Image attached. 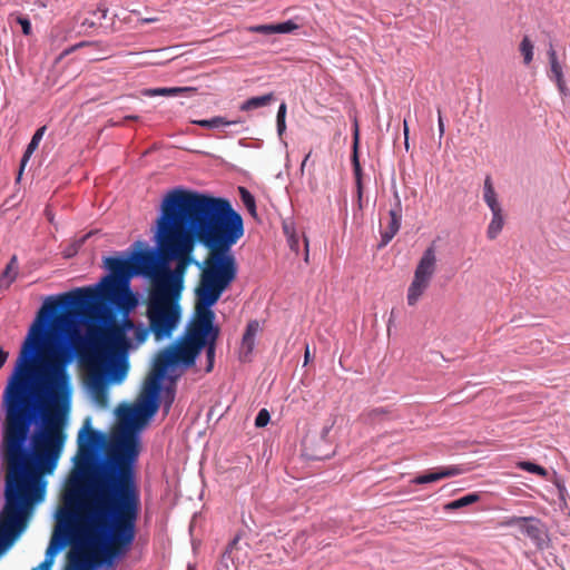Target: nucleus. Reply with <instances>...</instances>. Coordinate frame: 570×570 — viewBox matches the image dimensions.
Returning a JSON list of instances; mask_svg holds the SVG:
<instances>
[{"label":"nucleus","mask_w":570,"mask_h":570,"mask_svg":"<svg viewBox=\"0 0 570 570\" xmlns=\"http://www.w3.org/2000/svg\"><path fill=\"white\" fill-rule=\"evenodd\" d=\"M138 299L121 285L104 289L76 288L45 299L38 316L23 342L12 374L2 395V407L31 430L42 441L61 451L67 440V426L72 402L71 377L68 366L77 352L67 338L75 325L70 312L95 314L104 324L118 314L129 315Z\"/></svg>","instance_id":"obj_1"},{"label":"nucleus","mask_w":570,"mask_h":570,"mask_svg":"<svg viewBox=\"0 0 570 570\" xmlns=\"http://www.w3.org/2000/svg\"><path fill=\"white\" fill-rule=\"evenodd\" d=\"M243 235V217L226 198L175 188L163 199L156 244L168 258L199 268L196 314L214 313L212 307L236 279L230 249Z\"/></svg>","instance_id":"obj_2"},{"label":"nucleus","mask_w":570,"mask_h":570,"mask_svg":"<svg viewBox=\"0 0 570 570\" xmlns=\"http://www.w3.org/2000/svg\"><path fill=\"white\" fill-rule=\"evenodd\" d=\"M140 510L139 487L125 475H90L82 487L65 493L45 560L31 570H51L56 556L68 544L98 550L101 559L92 557V563L112 566L132 546Z\"/></svg>","instance_id":"obj_3"},{"label":"nucleus","mask_w":570,"mask_h":570,"mask_svg":"<svg viewBox=\"0 0 570 570\" xmlns=\"http://www.w3.org/2000/svg\"><path fill=\"white\" fill-rule=\"evenodd\" d=\"M1 432L0 460L7 475L0 512V558L28 528L35 505L46 495L47 483L41 473H52L62 453L7 413Z\"/></svg>","instance_id":"obj_4"},{"label":"nucleus","mask_w":570,"mask_h":570,"mask_svg":"<svg viewBox=\"0 0 570 570\" xmlns=\"http://www.w3.org/2000/svg\"><path fill=\"white\" fill-rule=\"evenodd\" d=\"M170 362L164 363L157 355L151 375L139 401L134 407L127 410V414H124V422L114 434L102 462L90 475L104 478L107 473L122 474L134 485H138L136 463L140 452V429L159 409L163 381L170 370Z\"/></svg>","instance_id":"obj_5"},{"label":"nucleus","mask_w":570,"mask_h":570,"mask_svg":"<svg viewBox=\"0 0 570 570\" xmlns=\"http://www.w3.org/2000/svg\"><path fill=\"white\" fill-rule=\"evenodd\" d=\"M170 362L164 363L157 355L151 375L139 401L134 407L127 410V414H124V422L114 434L102 462L90 475L104 478L107 473L122 474L134 485H138L136 463L140 452V429L159 409L163 381L170 370Z\"/></svg>","instance_id":"obj_6"},{"label":"nucleus","mask_w":570,"mask_h":570,"mask_svg":"<svg viewBox=\"0 0 570 570\" xmlns=\"http://www.w3.org/2000/svg\"><path fill=\"white\" fill-rule=\"evenodd\" d=\"M215 313L196 314L195 320L188 326L186 335L158 354L164 363L170 362V368L177 365L191 366L203 348H206L207 367L210 372L214 366L216 341L219 328L214 325Z\"/></svg>","instance_id":"obj_7"},{"label":"nucleus","mask_w":570,"mask_h":570,"mask_svg":"<svg viewBox=\"0 0 570 570\" xmlns=\"http://www.w3.org/2000/svg\"><path fill=\"white\" fill-rule=\"evenodd\" d=\"M183 289L174 287L149 291L147 317L157 341L171 336L180 320L179 297Z\"/></svg>","instance_id":"obj_8"},{"label":"nucleus","mask_w":570,"mask_h":570,"mask_svg":"<svg viewBox=\"0 0 570 570\" xmlns=\"http://www.w3.org/2000/svg\"><path fill=\"white\" fill-rule=\"evenodd\" d=\"M157 248H159L157 246ZM135 276H144L151 281L150 291L174 287L175 291L184 287V271L177 267L170 269L168 262L171 258L163 255L160 249H137L131 253Z\"/></svg>","instance_id":"obj_9"},{"label":"nucleus","mask_w":570,"mask_h":570,"mask_svg":"<svg viewBox=\"0 0 570 570\" xmlns=\"http://www.w3.org/2000/svg\"><path fill=\"white\" fill-rule=\"evenodd\" d=\"M128 362L117 360L116 354L108 352L102 355L99 367L92 371L87 379V387L92 400L105 406L108 401V385L121 383L128 372Z\"/></svg>","instance_id":"obj_10"},{"label":"nucleus","mask_w":570,"mask_h":570,"mask_svg":"<svg viewBox=\"0 0 570 570\" xmlns=\"http://www.w3.org/2000/svg\"><path fill=\"white\" fill-rule=\"evenodd\" d=\"M75 325L69 328H75L80 322L87 323L89 326H97L101 330L102 342L107 346L104 355L108 352L116 354L117 360L128 362V350L131 347L130 340L126 336V332L119 330L116 320L109 324H104V320L96 317L95 314H85V312H73Z\"/></svg>","instance_id":"obj_11"},{"label":"nucleus","mask_w":570,"mask_h":570,"mask_svg":"<svg viewBox=\"0 0 570 570\" xmlns=\"http://www.w3.org/2000/svg\"><path fill=\"white\" fill-rule=\"evenodd\" d=\"M104 266L108 271L106 275L92 289L99 291L121 285L127 287L135 276L132 256L126 252L118 256H108L104 259Z\"/></svg>","instance_id":"obj_12"},{"label":"nucleus","mask_w":570,"mask_h":570,"mask_svg":"<svg viewBox=\"0 0 570 570\" xmlns=\"http://www.w3.org/2000/svg\"><path fill=\"white\" fill-rule=\"evenodd\" d=\"M78 452L75 458L76 468L79 473L92 464L96 454L101 450L105 443V435L100 431L91 430V419L87 417L83 426L78 433Z\"/></svg>","instance_id":"obj_13"},{"label":"nucleus","mask_w":570,"mask_h":570,"mask_svg":"<svg viewBox=\"0 0 570 570\" xmlns=\"http://www.w3.org/2000/svg\"><path fill=\"white\" fill-rule=\"evenodd\" d=\"M436 269V255L433 245L429 246L414 272V278L407 291V303L409 305H415L421 295L428 288L432 276Z\"/></svg>","instance_id":"obj_14"},{"label":"nucleus","mask_w":570,"mask_h":570,"mask_svg":"<svg viewBox=\"0 0 570 570\" xmlns=\"http://www.w3.org/2000/svg\"><path fill=\"white\" fill-rule=\"evenodd\" d=\"M402 222V204L397 191H394V205L389 212V222L382 226L381 242L382 246L387 245L397 234Z\"/></svg>","instance_id":"obj_15"},{"label":"nucleus","mask_w":570,"mask_h":570,"mask_svg":"<svg viewBox=\"0 0 570 570\" xmlns=\"http://www.w3.org/2000/svg\"><path fill=\"white\" fill-rule=\"evenodd\" d=\"M462 473V469L459 466H440L433 470H429L417 476L412 482L415 484H428L438 482L442 479L456 476Z\"/></svg>","instance_id":"obj_16"},{"label":"nucleus","mask_w":570,"mask_h":570,"mask_svg":"<svg viewBox=\"0 0 570 570\" xmlns=\"http://www.w3.org/2000/svg\"><path fill=\"white\" fill-rule=\"evenodd\" d=\"M519 531L528 537L538 548H542L546 541V529L543 523L534 517H525Z\"/></svg>","instance_id":"obj_17"},{"label":"nucleus","mask_w":570,"mask_h":570,"mask_svg":"<svg viewBox=\"0 0 570 570\" xmlns=\"http://www.w3.org/2000/svg\"><path fill=\"white\" fill-rule=\"evenodd\" d=\"M259 331L258 321H250L243 334L242 344L239 347V358L242 362H247L255 346V337Z\"/></svg>","instance_id":"obj_18"},{"label":"nucleus","mask_w":570,"mask_h":570,"mask_svg":"<svg viewBox=\"0 0 570 570\" xmlns=\"http://www.w3.org/2000/svg\"><path fill=\"white\" fill-rule=\"evenodd\" d=\"M194 91L189 87H164V88H150L145 89L142 95L146 97L164 96V97H176L184 92Z\"/></svg>","instance_id":"obj_19"},{"label":"nucleus","mask_w":570,"mask_h":570,"mask_svg":"<svg viewBox=\"0 0 570 570\" xmlns=\"http://www.w3.org/2000/svg\"><path fill=\"white\" fill-rule=\"evenodd\" d=\"M193 124L198 125L204 128L217 129V128L225 127V126L243 124V120L239 118L234 119V120H227L226 118H224L222 116H215L210 119L194 120Z\"/></svg>","instance_id":"obj_20"},{"label":"nucleus","mask_w":570,"mask_h":570,"mask_svg":"<svg viewBox=\"0 0 570 570\" xmlns=\"http://www.w3.org/2000/svg\"><path fill=\"white\" fill-rule=\"evenodd\" d=\"M275 99L274 94L269 92L263 96L252 97L245 100L239 109L242 111H250L269 105Z\"/></svg>","instance_id":"obj_21"},{"label":"nucleus","mask_w":570,"mask_h":570,"mask_svg":"<svg viewBox=\"0 0 570 570\" xmlns=\"http://www.w3.org/2000/svg\"><path fill=\"white\" fill-rule=\"evenodd\" d=\"M18 274V259L13 255L7 264L4 271L0 275V288H8L11 283L16 279Z\"/></svg>","instance_id":"obj_22"},{"label":"nucleus","mask_w":570,"mask_h":570,"mask_svg":"<svg viewBox=\"0 0 570 570\" xmlns=\"http://www.w3.org/2000/svg\"><path fill=\"white\" fill-rule=\"evenodd\" d=\"M46 129H47L46 126H42V127L38 128L36 130V132L33 134V136H32L30 142L28 144L27 149L22 156L20 173L22 171L23 167L28 163V160L31 157V155L33 154V151L38 148V146L46 132Z\"/></svg>","instance_id":"obj_23"},{"label":"nucleus","mask_w":570,"mask_h":570,"mask_svg":"<svg viewBox=\"0 0 570 570\" xmlns=\"http://www.w3.org/2000/svg\"><path fill=\"white\" fill-rule=\"evenodd\" d=\"M99 564H94L91 558H80L79 556L69 554L68 566L66 570H97Z\"/></svg>","instance_id":"obj_24"},{"label":"nucleus","mask_w":570,"mask_h":570,"mask_svg":"<svg viewBox=\"0 0 570 570\" xmlns=\"http://www.w3.org/2000/svg\"><path fill=\"white\" fill-rule=\"evenodd\" d=\"M483 199L489 206L491 212L501 210V206L499 204L497 193L493 188L492 180L488 176L484 180V193H483Z\"/></svg>","instance_id":"obj_25"},{"label":"nucleus","mask_w":570,"mask_h":570,"mask_svg":"<svg viewBox=\"0 0 570 570\" xmlns=\"http://www.w3.org/2000/svg\"><path fill=\"white\" fill-rule=\"evenodd\" d=\"M238 542V539L235 538L233 541L228 543L224 553L222 554L218 570H236V564L233 558V551Z\"/></svg>","instance_id":"obj_26"},{"label":"nucleus","mask_w":570,"mask_h":570,"mask_svg":"<svg viewBox=\"0 0 570 570\" xmlns=\"http://www.w3.org/2000/svg\"><path fill=\"white\" fill-rule=\"evenodd\" d=\"M491 213H492V219L488 226L487 236L490 239H494L501 233V230L503 228L504 220H503L502 209L497 210V212H491Z\"/></svg>","instance_id":"obj_27"},{"label":"nucleus","mask_w":570,"mask_h":570,"mask_svg":"<svg viewBox=\"0 0 570 570\" xmlns=\"http://www.w3.org/2000/svg\"><path fill=\"white\" fill-rule=\"evenodd\" d=\"M549 56V62H550V73L549 77L551 80H560V78L563 77L561 65L558 61L557 52L550 46V49L548 51Z\"/></svg>","instance_id":"obj_28"},{"label":"nucleus","mask_w":570,"mask_h":570,"mask_svg":"<svg viewBox=\"0 0 570 570\" xmlns=\"http://www.w3.org/2000/svg\"><path fill=\"white\" fill-rule=\"evenodd\" d=\"M480 499V495L478 493H469L462 498H459L454 501L449 502L445 505L446 510H458L464 507H468L470 504H473Z\"/></svg>","instance_id":"obj_29"},{"label":"nucleus","mask_w":570,"mask_h":570,"mask_svg":"<svg viewBox=\"0 0 570 570\" xmlns=\"http://www.w3.org/2000/svg\"><path fill=\"white\" fill-rule=\"evenodd\" d=\"M534 46L528 36H524L520 42L519 50L523 57V63L530 65L533 60Z\"/></svg>","instance_id":"obj_30"},{"label":"nucleus","mask_w":570,"mask_h":570,"mask_svg":"<svg viewBox=\"0 0 570 570\" xmlns=\"http://www.w3.org/2000/svg\"><path fill=\"white\" fill-rule=\"evenodd\" d=\"M357 142H358V130L356 128L355 137H354V153H353V157H352V163H353V170H354V176H355V184L360 185V180H362V168H361V165L358 161V156H357Z\"/></svg>","instance_id":"obj_31"},{"label":"nucleus","mask_w":570,"mask_h":570,"mask_svg":"<svg viewBox=\"0 0 570 570\" xmlns=\"http://www.w3.org/2000/svg\"><path fill=\"white\" fill-rule=\"evenodd\" d=\"M238 191L240 195V199L246 207V209L252 214L253 216L256 215V203L254 196L245 188V187H238Z\"/></svg>","instance_id":"obj_32"},{"label":"nucleus","mask_w":570,"mask_h":570,"mask_svg":"<svg viewBox=\"0 0 570 570\" xmlns=\"http://www.w3.org/2000/svg\"><path fill=\"white\" fill-rule=\"evenodd\" d=\"M132 331H134L136 346H139L140 344H142L146 341L149 333H151V327H150V325L145 326L142 323H139L135 326V328Z\"/></svg>","instance_id":"obj_33"},{"label":"nucleus","mask_w":570,"mask_h":570,"mask_svg":"<svg viewBox=\"0 0 570 570\" xmlns=\"http://www.w3.org/2000/svg\"><path fill=\"white\" fill-rule=\"evenodd\" d=\"M286 110H287L286 104L282 102L278 107L277 115H276V127H277V134L279 137L284 134V131L286 129V124H285Z\"/></svg>","instance_id":"obj_34"},{"label":"nucleus","mask_w":570,"mask_h":570,"mask_svg":"<svg viewBox=\"0 0 570 570\" xmlns=\"http://www.w3.org/2000/svg\"><path fill=\"white\" fill-rule=\"evenodd\" d=\"M174 400H175V390L170 386L165 387L163 391L161 401H163L164 412L166 414L169 412V410L174 403Z\"/></svg>","instance_id":"obj_35"},{"label":"nucleus","mask_w":570,"mask_h":570,"mask_svg":"<svg viewBox=\"0 0 570 570\" xmlns=\"http://www.w3.org/2000/svg\"><path fill=\"white\" fill-rule=\"evenodd\" d=\"M519 466H520V469H522V470H524L527 472L534 473V474H538L540 476H546L547 475V470L543 466L538 465V464L532 463V462H529V461L520 462Z\"/></svg>","instance_id":"obj_36"},{"label":"nucleus","mask_w":570,"mask_h":570,"mask_svg":"<svg viewBox=\"0 0 570 570\" xmlns=\"http://www.w3.org/2000/svg\"><path fill=\"white\" fill-rule=\"evenodd\" d=\"M275 24V33H292L298 29V24H296L292 20H287Z\"/></svg>","instance_id":"obj_37"},{"label":"nucleus","mask_w":570,"mask_h":570,"mask_svg":"<svg viewBox=\"0 0 570 570\" xmlns=\"http://www.w3.org/2000/svg\"><path fill=\"white\" fill-rule=\"evenodd\" d=\"M250 32L261 33V35H273L275 33V24H257L248 28Z\"/></svg>","instance_id":"obj_38"},{"label":"nucleus","mask_w":570,"mask_h":570,"mask_svg":"<svg viewBox=\"0 0 570 570\" xmlns=\"http://www.w3.org/2000/svg\"><path fill=\"white\" fill-rule=\"evenodd\" d=\"M525 517H508L502 522L501 525L503 527H515L520 529L522 523H525Z\"/></svg>","instance_id":"obj_39"},{"label":"nucleus","mask_w":570,"mask_h":570,"mask_svg":"<svg viewBox=\"0 0 570 570\" xmlns=\"http://www.w3.org/2000/svg\"><path fill=\"white\" fill-rule=\"evenodd\" d=\"M269 419H271V415H269L268 411L266 409H262L255 419V425L257 428L266 426L269 422Z\"/></svg>","instance_id":"obj_40"},{"label":"nucleus","mask_w":570,"mask_h":570,"mask_svg":"<svg viewBox=\"0 0 570 570\" xmlns=\"http://www.w3.org/2000/svg\"><path fill=\"white\" fill-rule=\"evenodd\" d=\"M122 317H121V322L120 324H117V327L124 332H130L135 328V326L137 324H135L130 318H129V315H126V314H121Z\"/></svg>","instance_id":"obj_41"},{"label":"nucleus","mask_w":570,"mask_h":570,"mask_svg":"<svg viewBox=\"0 0 570 570\" xmlns=\"http://www.w3.org/2000/svg\"><path fill=\"white\" fill-rule=\"evenodd\" d=\"M18 23L21 26L22 32L24 35H29L31 32V23H30L28 18L19 17L18 18Z\"/></svg>","instance_id":"obj_42"},{"label":"nucleus","mask_w":570,"mask_h":570,"mask_svg":"<svg viewBox=\"0 0 570 570\" xmlns=\"http://www.w3.org/2000/svg\"><path fill=\"white\" fill-rule=\"evenodd\" d=\"M288 245L291 247L292 250L294 252H298V238L294 235V234H291L288 235Z\"/></svg>","instance_id":"obj_43"},{"label":"nucleus","mask_w":570,"mask_h":570,"mask_svg":"<svg viewBox=\"0 0 570 570\" xmlns=\"http://www.w3.org/2000/svg\"><path fill=\"white\" fill-rule=\"evenodd\" d=\"M554 81H556V83H557V86H558V89H559L560 94H561L562 96H567V95H568V89H567V87H566V82H564L563 77H562V78H560V80H554Z\"/></svg>","instance_id":"obj_44"},{"label":"nucleus","mask_w":570,"mask_h":570,"mask_svg":"<svg viewBox=\"0 0 570 570\" xmlns=\"http://www.w3.org/2000/svg\"><path fill=\"white\" fill-rule=\"evenodd\" d=\"M107 12L108 10L106 8L100 7L94 12V16H96L97 19L100 21L107 17Z\"/></svg>","instance_id":"obj_45"},{"label":"nucleus","mask_w":570,"mask_h":570,"mask_svg":"<svg viewBox=\"0 0 570 570\" xmlns=\"http://www.w3.org/2000/svg\"><path fill=\"white\" fill-rule=\"evenodd\" d=\"M438 114H439V119H438L439 136L441 138L444 135V122H443L440 109L438 110Z\"/></svg>","instance_id":"obj_46"},{"label":"nucleus","mask_w":570,"mask_h":570,"mask_svg":"<svg viewBox=\"0 0 570 570\" xmlns=\"http://www.w3.org/2000/svg\"><path fill=\"white\" fill-rule=\"evenodd\" d=\"M7 358H8V353L2 347H0V368L3 366Z\"/></svg>","instance_id":"obj_47"},{"label":"nucleus","mask_w":570,"mask_h":570,"mask_svg":"<svg viewBox=\"0 0 570 570\" xmlns=\"http://www.w3.org/2000/svg\"><path fill=\"white\" fill-rule=\"evenodd\" d=\"M356 189H357L358 203H361V199H362V180H360V185H356ZM360 207H362V204H360Z\"/></svg>","instance_id":"obj_48"},{"label":"nucleus","mask_w":570,"mask_h":570,"mask_svg":"<svg viewBox=\"0 0 570 570\" xmlns=\"http://www.w3.org/2000/svg\"><path fill=\"white\" fill-rule=\"evenodd\" d=\"M407 135H409V128L406 119L404 120V136H405V146L407 147Z\"/></svg>","instance_id":"obj_49"},{"label":"nucleus","mask_w":570,"mask_h":570,"mask_svg":"<svg viewBox=\"0 0 570 570\" xmlns=\"http://www.w3.org/2000/svg\"><path fill=\"white\" fill-rule=\"evenodd\" d=\"M95 24L96 22L94 20H89L87 18L82 21V26L94 27Z\"/></svg>","instance_id":"obj_50"},{"label":"nucleus","mask_w":570,"mask_h":570,"mask_svg":"<svg viewBox=\"0 0 570 570\" xmlns=\"http://www.w3.org/2000/svg\"><path fill=\"white\" fill-rule=\"evenodd\" d=\"M304 243H305V248H308V240L306 238H304ZM308 259V249H306V256H305V261Z\"/></svg>","instance_id":"obj_51"},{"label":"nucleus","mask_w":570,"mask_h":570,"mask_svg":"<svg viewBox=\"0 0 570 570\" xmlns=\"http://www.w3.org/2000/svg\"><path fill=\"white\" fill-rule=\"evenodd\" d=\"M330 428H324L322 432V436L325 438V435L328 433Z\"/></svg>","instance_id":"obj_52"},{"label":"nucleus","mask_w":570,"mask_h":570,"mask_svg":"<svg viewBox=\"0 0 570 570\" xmlns=\"http://www.w3.org/2000/svg\"><path fill=\"white\" fill-rule=\"evenodd\" d=\"M309 358V351L308 348H306V352H305V361H307Z\"/></svg>","instance_id":"obj_53"},{"label":"nucleus","mask_w":570,"mask_h":570,"mask_svg":"<svg viewBox=\"0 0 570 570\" xmlns=\"http://www.w3.org/2000/svg\"><path fill=\"white\" fill-rule=\"evenodd\" d=\"M308 155L304 158L303 165L307 161Z\"/></svg>","instance_id":"obj_54"}]
</instances>
